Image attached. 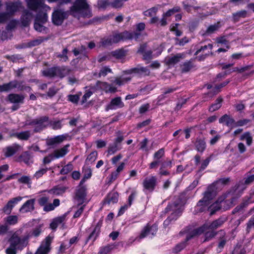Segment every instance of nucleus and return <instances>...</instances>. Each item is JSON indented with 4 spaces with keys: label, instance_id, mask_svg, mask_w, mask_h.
<instances>
[{
    "label": "nucleus",
    "instance_id": "22",
    "mask_svg": "<svg viewBox=\"0 0 254 254\" xmlns=\"http://www.w3.org/2000/svg\"><path fill=\"white\" fill-rule=\"evenodd\" d=\"M124 106V103L122 102L121 97H117L113 98L110 103L107 106L106 110H115L117 108H122Z\"/></svg>",
    "mask_w": 254,
    "mask_h": 254
},
{
    "label": "nucleus",
    "instance_id": "33",
    "mask_svg": "<svg viewBox=\"0 0 254 254\" xmlns=\"http://www.w3.org/2000/svg\"><path fill=\"white\" fill-rule=\"evenodd\" d=\"M69 144H66L63 147L55 150L53 152V155L56 158H60L65 156L68 152V148Z\"/></svg>",
    "mask_w": 254,
    "mask_h": 254
},
{
    "label": "nucleus",
    "instance_id": "2",
    "mask_svg": "<svg viewBox=\"0 0 254 254\" xmlns=\"http://www.w3.org/2000/svg\"><path fill=\"white\" fill-rule=\"evenodd\" d=\"M42 230L40 226L36 227L31 232L22 236H20L21 233L20 230L15 231L8 239L9 246L5 249V254H17L18 250L21 251L27 246L30 237H37L39 236Z\"/></svg>",
    "mask_w": 254,
    "mask_h": 254
},
{
    "label": "nucleus",
    "instance_id": "48",
    "mask_svg": "<svg viewBox=\"0 0 254 254\" xmlns=\"http://www.w3.org/2000/svg\"><path fill=\"white\" fill-rule=\"evenodd\" d=\"M98 156V152L94 150L91 152L87 157L85 162L87 164H92L95 161Z\"/></svg>",
    "mask_w": 254,
    "mask_h": 254
},
{
    "label": "nucleus",
    "instance_id": "55",
    "mask_svg": "<svg viewBox=\"0 0 254 254\" xmlns=\"http://www.w3.org/2000/svg\"><path fill=\"white\" fill-rule=\"evenodd\" d=\"M109 73H112V69L107 66H104L100 69L98 73V77H105Z\"/></svg>",
    "mask_w": 254,
    "mask_h": 254
},
{
    "label": "nucleus",
    "instance_id": "17",
    "mask_svg": "<svg viewBox=\"0 0 254 254\" xmlns=\"http://www.w3.org/2000/svg\"><path fill=\"white\" fill-rule=\"evenodd\" d=\"M22 198L21 196H17L10 199L1 210L2 213L10 214L15 205L21 201Z\"/></svg>",
    "mask_w": 254,
    "mask_h": 254
},
{
    "label": "nucleus",
    "instance_id": "56",
    "mask_svg": "<svg viewBox=\"0 0 254 254\" xmlns=\"http://www.w3.org/2000/svg\"><path fill=\"white\" fill-rule=\"evenodd\" d=\"M152 51L151 50H148L144 53L142 55L143 60L146 61V63H149L151 60L153 59Z\"/></svg>",
    "mask_w": 254,
    "mask_h": 254
},
{
    "label": "nucleus",
    "instance_id": "63",
    "mask_svg": "<svg viewBox=\"0 0 254 254\" xmlns=\"http://www.w3.org/2000/svg\"><path fill=\"white\" fill-rule=\"evenodd\" d=\"M49 124L52 128L54 130L61 129L62 127L61 121L60 120L57 121H50Z\"/></svg>",
    "mask_w": 254,
    "mask_h": 254
},
{
    "label": "nucleus",
    "instance_id": "5",
    "mask_svg": "<svg viewBox=\"0 0 254 254\" xmlns=\"http://www.w3.org/2000/svg\"><path fill=\"white\" fill-rule=\"evenodd\" d=\"M158 230V225L157 223L148 222L142 229L138 238L143 239L148 236L152 238L156 235Z\"/></svg>",
    "mask_w": 254,
    "mask_h": 254
},
{
    "label": "nucleus",
    "instance_id": "35",
    "mask_svg": "<svg viewBox=\"0 0 254 254\" xmlns=\"http://www.w3.org/2000/svg\"><path fill=\"white\" fill-rule=\"evenodd\" d=\"M194 67L192 60L187 61L180 65L182 73H187L190 71Z\"/></svg>",
    "mask_w": 254,
    "mask_h": 254
},
{
    "label": "nucleus",
    "instance_id": "16",
    "mask_svg": "<svg viewBox=\"0 0 254 254\" xmlns=\"http://www.w3.org/2000/svg\"><path fill=\"white\" fill-rule=\"evenodd\" d=\"M27 6L29 9L34 11H37L45 7H49L45 4V0H27Z\"/></svg>",
    "mask_w": 254,
    "mask_h": 254
},
{
    "label": "nucleus",
    "instance_id": "32",
    "mask_svg": "<svg viewBox=\"0 0 254 254\" xmlns=\"http://www.w3.org/2000/svg\"><path fill=\"white\" fill-rule=\"evenodd\" d=\"M195 149L199 152L202 153L206 149V144L204 138H196L194 143Z\"/></svg>",
    "mask_w": 254,
    "mask_h": 254
},
{
    "label": "nucleus",
    "instance_id": "14",
    "mask_svg": "<svg viewBox=\"0 0 254 254\" xmlns=\"http://www.w3.org/2000/svg\"><path fill=\"white\" fill-rule=\"evenodd\" d=\"M173 164V161L170 159H167L166 160L162 161L159 168V174L161 176H169L170 172L169 170L172 167Z\"/></svg>",
    "mask_w": 254,
    "mask_h": 254
},
{
    "label": "nucleus",
    "instance_id": "4",
    "mask_svg": "<svg viewBox=\"0 0 254 254\" xmlns=\"http://www.w3.org/2000/svg\"><path fill=\"white\" fill-rule=\"evenodd\" d=\"M69 10L71 15L74 13H81L83 17L88 18L92 16L89 5L86 0H75Z\"/></svg>",
    "mask_w": 254,
    "mask_h": 254
},
{
    "label": "nucleus",
    "instance_id": "43",
    "mask_svg": "<svg viewBox=\"0 0 254 254\" xmlns=\"http://www.w3.org/2000/svg\"><path fill=\"white\" fill-rule=\"evenodd\" d=\"M42 74L45 77L53 78L56 76L55 66L48 68L42 71Z\"/></svg>",
    "mask_w": 254,
    "mask_h": 254
},
{
    "label": "nucleus",
    "instance_id": "13",
    "mask_svg": "<svg viewBox=\"0 0 254 254\" xmlns=\"http://www.w3.org/2000/svg\"><path fill=\"white\" fill-rule=\"evenodd\" d=\"M205 226L202 225L198 228L194 229L189 233H187V230H182L180 232L179 234L180 235H183L184 234L187 233L185 240L188 242L195 237L199 236L204 233L205 231Z\"/></svg>",
    "mask_w": 254,
    "mask_h": 254
},
{
    "label": "nucleus",
    "instance_id": "45",
    "mask_svg": "<svg viewBox=\"0 0 254 254\" xmlns=\"http://www.w3.org/2000/svg\"><path fill=\"white\" fill-rule=\"evenodd\" d=\"M219 22H217L213 25H210L208 27L205 32L202 34L203 36L208 35L213 33L219 28Z\"/></svg>",
    "mask_w": 254,
    "mask_h": 254
},
{
    "label": "nucleus",
    "instance_id": "40",
    "mask_svg": "<svg viewBox=\"0 0 254 254\" xmlns=\"http://www.w3.org/2000/svg\"><path fill=\"white\" fill-rule=\"evenodd\" d=\"M60 204V200L59 199L56 198L53 200V203H48L43 208V210L46 212H49L54 210L55 208L59 206Z\"/></svg>",
    "mask_w": 254,
    "mask_h": 254
},
{
    "label": "nucleus",
    "instance_id": "29",
    "mask_svg": "<svg viewBox=\"0 0 254 254\" xmlns=\"http://www.w3.org/2000/svg\"><path fill=\"white\" fill-rule=\"evenodd\" d=\"M223 102V98L222 96H219L214 101V103H212L208 108V111L210 113H213L220 109Z\"/></svg>",
    "mask_w": 254,
    "mask_h": 254
},
{
    "label": "nucleus",
    "instance_id": "25",
    "mask_svg": "<svg viewBox=\"0 0 254 254\" xmlns=\"http://www.w3.org/2000/svg\"><path fill=\"white\" fill-rule=\"evenodd\" d=\"M86 195V188L85 187H77L76 190L75 197L77 201H80V204L84 202Z\"/></svg>",
    "mask_w": 254,
    "mask_h": 254
},
{
    "label": "nucleus",
    "instance_id": "1",
    "mask_svg": "<svg viewBox=\"0 0 254 254\" xmlns=\"http://www.w3.org/2000/svg\"><path fill=\"white\" fill-rule=\"evenodd\" d=\"M216 194L215 186L214 184L209 185L203 193V197L196 203L194 208L193 213L197 214L206 211L213 215L222 208V203H226L228 200L224 201L222 197H219L214 202L211 203V200Z\"/></svg>",
    "mask_w": 254,
    "mask_h": 254
},
{
    "label": "nucleus",
    "instance_id": "44",
    "mask_svg": "<svg viewBox=\"0 0 254 254\" xmlns=\"http://www.w3.org/2000/svg\"><path fill=\"white\" fill-rule=\"evenodd\" d=\"M187 245V242L184 240L177 244L172 249V253L178 254L184 250Z\"/></svg>",
    "mask_w": 254,
    "mask_h": 254
},
{
    "label": "nucleus",
    "instance_id": "11",
    "mask_svg": "<svg viewBox=\"0 0 254 254\" xmlns=\"http://www.w3.org/2000/svg\"><path fill=\"white\" fill-rule=\"evenodd\" d=\"M103 223V220H100L95 225L93 230L91 231L89 236L85 240V244H87L90 241H92V244L99 237L101 233V228Z\"/></svg>",
    "mask_w": 254,
    "mask_h": 254
},
{
    "label": "nucleus",
    "instance_id": "49",
    "mask_svg": "<svg viewBox=\"0 0 254 254\" xmlns=\"http://www.w3.org/2000/svg\"><path fill=\"white\" fill-rule=\"evenodd\" d=\"M47 38H45L43 37H39L36 39L30 41L28 43V46L29 47H32L38 46L43 43L44 41L47 40Z\"/></svg>",
    "mask_w": 254,
    "mask_h": 254
},
{
    "label": "nucleus",
    "instance_id": "39",
    "mask_svg": "<svg viewBox=\"0 0 254 254\" xmlns=\"http://www.w3.org/2000/svg\"><path fill=\"white\" fill-rule=\"evenodd\" d=\"M183 58V54H177L170 58L166 61V64L168 65H174L178 63L181 59Z\"/></svg>",
    "mask_w": 254,
    "mask_h": 254
},
{
    "label": "nucleus",
    "instance_id": "37",
    "mask_svg": "<svg viewBox=\"0 0 254 254\" xmlns=\"http://www.w3.org/2000/svg\"><path fill=\"white\" fill-rule=\"evenodd\" d=\"M48 14L46 12H44L41 9L37 13L35 21L41 22L42 24L45 23L48 21Z\"/></svg>",
    "mask_w": 254,
    "mask_h": 254
},
{
    "label": "nucleus",
    "instance_id": "8",
    "mask_svg": "<svg viewBox=\"0 0 254 254\" xmlns=\"http://www.w3.org/2000/svg\"><path fill=\"white\" fill-rule=\"evenodd\" d=\"M49 118L48 116H42L39 119H33L29 121L27 123V125L31 126H35L34 129V132L36 133L40 132L44 129L45 127V126L44 125V123L47 122L49 121Z\"/></svg>",
    "mask_w": 254,
    "mask_h": 254
},
{
    "label": "nucleus",
    "instance_id": "23",
    "mask_svg": "<svg viewBox=\"0 0 254 254\" xmlns=\"http://www.w3.org/2000/svg\"><path fill=\"white\" fill-rule=\"evenodd\" d=\"M56 77L63 79L65 76L69 74L71 70L65 66H55Z\"/></svg>",
    "mask_w": 254,
    "mask_h": 254
},
{
    "label": "nucleus",
    "instance_id": "34",
    "mask_svg": "<svg viewBox=\"0 0 254 254\" xmlns=\"http://www.w3.org/2000/svg\"><path fill=\"white\" fill-rule=\"evenodd\" d=\"M249 204L247 201L241 203L239 205H237L232 211V214H243L245 211V208H246Z\"/></svg>",
    "mask_w": 254,
    "mask_h": 254
},
{
    "label": "nucleus",
    "instance_id": "19",
    "mask_svg": "<svg viewBox=\"0 0 254 254\" xmlns=\"http://www.w3.org/2000/svg\"><path fill=\"white\" fill-rule=\"evenodd\" d=\"M35 198L27 200L20 208L19 211L22 213L33 211L35 209Z\"/></svg>",
    "mask_w": 254,
    "mask_h": 254
},
{
    "label": "nucleus",
    "instance_id": "41",
    "mask_svg": "<svg viewBox=\"0 0 254 254\" xmlns=\"http://www.w3.org/2000/svg\"><path fill=\"white\" fill-rule=\"evenodd\" d=\"M32 156L29 151L23 152L18 158L17 160L19 162H23L26 164H29V161Z\"/></svg>",
    "mask_w": 254,
    "mask_h": 254
},
{
    "label": "nucleus",
    "instance_id": "64",
    "mask_svg": "<svg viewBox=\"0 0 254 254\" xmlns=\"http://www.w3.org/2000/svg\"><path fill=\"white\" fill-rule=\"evenodd\" d=\"M119 173L115 171L111 173V174L108 177V184H111L113 182L115 181L118 177Z\"/></svg>",
    "mask_w": 254,
    "mask_h": 254
},
{
    "label": "nucleus",
    "instance_id": "27",
    "mask_svg": "<svg viewBox=\"0 0 254 254\" xmlns=\"http://www.w3.org/2000/svg\"><path fill=\"white\" fill-rule=\"evenodd\" d=\"M219 123L224 124L228 127H233L235 125V120L230 115L225 114L219 119Z\"/></svg>",
    "mask_w": 254,
    "mask_h": 254
},
{
    "label": "nucleus",
    "instance_id": "46",
    "mask_svg": "<svg viewBox=\"0 0 254 254\" xmlns=\"http://www.w3.org/2000/svg\"><path fill=\"white\" fill-rule=\"evenodd\" d=\"M247 16V11L242 10L233 13V18L235 22L239 21L240 18H245Z\"/></svg>",
    "mask_w": 254,
    "mask_h": 254
},
{
    "label": "nucleus",
    "instance_id": "57",
    "mask_svg": "<svg viewBox=\"0 0 254 254\" xmlns=\"http://www.w3.org/2000/svg\"><path fill=\"white\" fill-rule=\"evenodd\" d=\"M43 24H42L41 22L35 21L34 24V28L37 31L40 32H46V31L48 29V28L43 25Z\"/></svg>",
    "mask_w": 254,
    "mask_h": 254
},
{
    "label": "nucleus",
    "instance_id": "59",
    "mask_svg": "<svg viewBox=\"0 0 254 254\" xmlns=\"http://www.w3.org/2000/svg\"><path fill=\"white\" fill-rule=\"evenodd\" d=\"M181 8L179 6H174L173 8L169 9L165 13L163 14L164 17H169L174 14L176 12H180Z\"/></svg>",
    "mask_w": 254,
    "mask_h": 254
},
{
    "label": "nucleus",
    "instance_id": "10",
    "mask_svg": "<svg viewBox=\"0 0 254 254\" xmlns=\"http://www.w3.org/2000/svg\"><path fill=\"white\" fill-rule=\"evenodd\" d=\"M53 238L50 235L46 237L34 254H48L51 251V245Z\"/></svg>",
    "mask_w": 254,
    "mask_h": 254
},
{
    "label": "nucleus",
    "instance_id": "52",
    "mask_svg": "<svg viewBox=\"0 0 254 254\" xmlns=\"http://www.w3.org/2000/svg\"><path fill=\"white\" fill-rule=\"evenodd\" d=\"M6 224L14 225L18 222V217L16 215H9L4 218Z\"/></svg>",
    "mask_w": 254,
    "mask_h": 254
},
{
    "label": "nucleus",
    "instance_id": "47",
    "mask_svg": "<svg viewBox=\"0 0 254 254\" xmlns=\"http://www.w3.org/2000/svg\"><path fill=\"white\" fill-rule=\"evenodd\" d=\"M114 249L112 245L108 244L106 246L101 247L97 254H110Z\"/></svg>",
    "mask_w": 254,
    "mask_h": 254
},
{
    "label": "nucleus",
    "instance_id": "21",
    "mask_svg": "<svg viewBox=\"0 0 254 254\" xmlns=\"http://www.w3.org/2000/svg\"><path fill=\"white\" fill-rule=\"evenodd\" d=\"M25 96L22 94L10 93L7 96V100L13 104H23Z\"/></svg>",
    "mask_w": 254,
    "mask_h": 254
},
{
    "label": "nucleus",
    "instance_id": "36",
    "mask_svg": "<svg viewBox=\"0 0 254 254\" xmlns=\"http://www.w3.org/2000/svg\"><path fill=\"white\" fill-rule=\"evenodd\" d=\"M32 14L28 11H25L21 16V22L22 26L27 27L30 24Z\"/></svg>",
    "mask_w": 254,
    "mask_h": 254
},
{
    "label": "nucleus",
    "instance_id": "61",
    "mask_svg": "<svg viewBox=\"0 0 254 254\" xmlns=\"http://www.w3.org/2000/svg\"><path fill=\"white\" fill-rule=\"evenodd\" d=\"M204 232H205V233H204L205 239L204 240V242L208 241L210 240L213 238H214L215 236H216V235L217 234V233H218L217 232H215L214 230H211L210 231H207V232L205 231Z\"/></svg>",
    "mask_w": 254,
    "mask_h": 254
},
{
    "label": "nucleus",
    "instance_id": "60",
    "mask_svg": "<svg viewBox=\"0 0 254 254\" xmlns=\"http://www.w3.org/2000/svg\"><path fill=\"white\" fill-rule=\"evenodd\" d=\"M121 147L120 145H117L115 143L110 144L108 149V153L110 154H114L117 151L120 150Z\"/></svg>",
    "mask_w": 254,
    "mask_h": 254
},
{
    "label": "nucleus",
    "instance_id": "18",
    "mask_svg": "<svg viewBox=\"0 0 254 254\" xmlns=\"http://www.w3.org/2000/svg\"><path fill=\"white\" fill-rule=\"evenodd\" d=\"M230 82V80L228 79L225 81L219 83L215 84L212 91H210L205 93V95L209 96L210 97H213L214 95H216L218 93L221 92V89L225 87Z\"/></svg>",
    "mask_w": 254,
    "mask_h": 254
},
{
    "label": "nucleus",
    "instance_id": "28",
    "mask_svg": "<svg viewBox=\"0 0 254 254\" xmlns=\"http://www.w3.org/2000/svg\"><path fill=\"white\" fill-rule=\"evenodd\" d=\"M119 200V193L117 191L109 192L104 199L105 204L116 203Z\"/></svg>",
    "mask_w": 254,
    "mask_h": 254
},
{
    "label": "nucleus",
    "instance_id": "26",
    "mask_svg": "<svg viewBox=\"0 0 254 254\" xmlns=\"http://www.w3.org/2000/svg\"><path fill=\"white\" fill-rule=\"evenodd\" d=\"M21 7V2L19 1L10 2L6 3V12L9 13V16L13 15Z\"/></svg>",
    "mask_w": 254,
    "mask_h": 254
},
{
    "label": "nucleus",
    "instance_id": "24",
    "mask_svg": "<svg viewBox=\"0 0 254 254\" xmlns=\"http://www.w3.org/2000/svg\"><path fill=\"white\" fill-rule=\"evenodd\" d=\"M219 232L221 233L222 236H220L218 239L216 251L218 253H221L223 251L227 242L225 232L223 230H221L219 231Z\"/></svg>",
    "mask_w": 254,
    "mask_h": 254
},
{
    "label": "nucleus",
    "instance_id": "58",
    "mask_svg": "<svg viewBox=\"0 0 254 254\" xmlns=\"http://www.w3.org/2000/svg\"><path fill=\"white\" fill-rule=\"evenodd\" d=\"M109 86L110 84L107 82H102L101 81L98 80L96 83V87L101 88V89L105 90L106 93L109 92L108 89L109 88Z\"/></svg>",
    "mask_w": 254,
    "mask_h": 254
},
{
    "label": "nucleus",
    "instance_id": "12",
    "mask_svg": "<svg viewBox=\"0 0 254 254\" xmlns=\"http://www.w3.org/2000/svg\"><path fill=\"white\" fill-rule=\"evenodd\" d=\"M227 217L226 216L223 215L213 221L209 224H204L203 225L205 226V231L207 230L215 231L218 228L221 227L227 221Z\"/></svg>",
    "mask_w": 254,
    "mask_h": 254
},
{
    "label": "nucleus",
    "instance_id": "6",
    "mask_svg": "<svg viewBox=\"0 0 254 254\" xmlns=\"http://www.w3.org/2000/svg\"><path fill=\"white\" fill-rule=\"evenodd\" d=\"M125 74H133L138 78L149 76L150 71L147 66L143 67L138 65L136 67L131 68L123 71Z\"/></svg>",
    "mask_w": 254,
    "mask_h": 254
},
{
    "label": "nucleus",
    "instance_id": "7",
    "mask_svg": "<svg viewBox=\"0 0 254 254\" xmlns=\"http://www.w3.org/2000/svg\"><path fill=\"white\" fill-rule=\"evenodd\" d=\"M68 17L67 11H65L62 9L55 10L52 14V21L53 23L56 26L62 25L65 19Z\"/></svg>",
    "mask_w": 254,
    "mask_h": 254
},
{
    "label": "nucleus",
    "instance_id": "54",
    "mask_svg": "<svg viewBox=\"0 0 254 254\" xmlns=\"http://www.w3.org/2000/svg\"><path fill=\"white\" fill-rule=\"evenodd\" d=\"M73 165L70 163L64 166L60 171V174L62 175H66L73 170Z\"/></svg>",
    "mask_w": 254,
    "mask_h": 254
},
{
    "label": "nucleus",
    "instance_id": "31",
    "mask_svg": "<svg viewBox=\"0 0 254 254\" xmlns=\"http://www.w3.org/2000/svg\"><path fill=\"white\" fill-rule=\"evenodd\" d=\"M18 84V81L17 80H13L8 83H4L2 85L0 84V91H3V92H8L12 89L17 88Z\"/></svg>",
    "mask_w": 254,
    "mask_h": 254
},
{
    "label": "nucleus",
    "instance_id": "3",
    "mask_svg": "<svg viewBox=\"0 0 254 254\" xmlns=\"http://www.w3.org/2000/svg\"><path fill=\"white\" fill-rule=\"evenodd\" d=\"M186 194L187 192L185 191L181 193L174 202L169 203L165 208L163 211L164 213L173 211L163 222V226L165 228H166L171 223L175 222L182 215L183 210L182 208V206L186 203L188 199Z\"/></svg>",
    "mask_w": 254,
    "mask_h": 254
},
{
    "label": "nucleus",
    "instance_id": "20",
    "mask_svg": "<svg viewBox=\"0 0 254 254\" xmlns=\"http://www.w3.org/2000/svg\"><path fill=\"white\" fill-rule=\"evenodd\" d=\"M163 90L164 91L162 92V94L159 95L157 98V104L158 105H163L164 103L163 102L168 97V94L176 91L177 88L167 87L164 88Z\"/></svg>",
    "mask_w": 254,
    "mask_h": 254
},
{
    "label": "nucleus",
    "instance_id": "42",
    "mask_svg": "<svg viewBox=\"0 0 254 254\" xmlns=\"http://www.w3.org/2000/svg\"><path fill=\"white\" fill-rule=\"evenodd\" d=\"M30 132L29 130L17 132L13 134V136L22 140H27L30 137Z\"/></svg>",
    "mask_w": 254,
    "mask_h": 254
},
{
    "label": "nucleus",
    "instance_id": "30",
    "mask_svg": "<svg viewBox=\"0 0 254 254\" xmlns=\"http://www.w3.org/2000/svg\"><path fill=\"white\" fill-rule=\"evenodd\" d=\"M19 147V145L17 144L6 147L3 149L5 157H9L14 155L18 151Z\"/></svg>",
    "mask_w": 254,
    "mask_h": 254
},
{
    "label": "nucleus",
    "instance_id": "50",
    "mask_svg": "<svg viewBox=\"0 0 254 254\" xmlns=\"http://www.w3.org/2000/svg\"><path fill=\"white\" fill-rule=\"evenodd\" d=\"M131 78L130 77H117L115 78L114 82L119 86H122L131 80Z\"/></svg>",
    "mask_w": 254,
    "mask_h": 254
},
{
    "label": "nucleus",
    "instance_id": "38",
    "mask_svg": "<svg viewBox=\"0 0 254 254\" xmlns=\"http://www.w3.org/2000/svg\"><path fill=\"white\" fill-rule=\"evenodd\" d=\"M127 51L123 48L116 50L111 53L112 56L117 59H122L125 58L127 55Z\"/></svg>",
    "mask_w": 254,
    "mask_h": 254
},
{
    "label": "nucleus",
    "instance_id": "53",
    "mask_svg": "<svg viewBox=\"0 0 254 254\" xmlns=\"http://www.w3.org/2000/svg\"><path fill=\"white\" fill-rule=\"evenodd\" d=\"M240 140H246L248 145H251L252 143L253 138L249 132L247 131L243 133L240 137Z\"/></svg>",
    "mask_w": 254,
    "mask_h": 254
},
{
    "label": "nucleus",
    "instance_id": "15",
    "mask_svg": "<svg viewBox=\"0 0 254 254\" xmlns=\"http://www.w3.org/2000/svg\"><path fill=\"white\" fill-rule=\"evenodd\" d=\"M68 138H69V140L71 139L70 136L67 133L55 136L54 137L48 139L47 140V144L50 146L59 144L64 141L67 140Z\"/></svg>",
    "mask_w": 254,
    "mask_h": 254
},
{
    "label": "nucleus",
    "instance_id": "51",
    "mask_svg": "<svg viewBox=\"0 0 254 254\" xmlns=\"http://www.w3.org/2000/svg\"><path fill=\"white\" fill-rule=\"evenodd\" d=\"M121 41L131 40L133 39L132 33L127 30L119 33Z\"/></svg>",
    "mask_w": 254,
    "mask_h": 254
},
{
    "label": "nucleus",
    "instance_id": "62",
    "mask_svg": "<svg viewBox=\"0 0 254 254\" xmlns=\"http://www.w3.org/2000/svg\"><path fill=\"white\" fill-rule=\"evenodd\" d=\"M164 156L165 149L164 148H161L154 153L153 158V159H157L160 160V159H162Z\"/></svg>",
    "mask_w": 254,
    "mask_h": 254
},
{
    "label": "nucleus",
    "instance_id": "9",
    "mask_svg": "<svg viewBox=\"0 0 254 254\" xmlns=\"http://www.w3.org/2000/svg\"><path fill=\"white\" fill-rule=\"evenodd\" d=\"M157 182V178L155 176L145 178L142 182L143 191L145 192H153L156 188Z\"/></svg>",
    "mask_w": 254,
    "mask_h": 254
}]
</instances>
